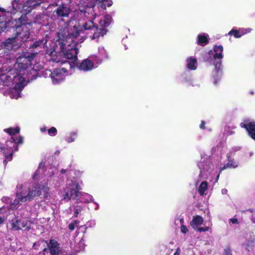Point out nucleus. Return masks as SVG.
<instances>
[{
	"label": "nucleus",
	"mask_w": 255,
	"mask_h": 255,
	"mask_svg": "<svg viewBox=\"0 0 255 255\" xmlns=\"http://www.w3.org/2000/svg\"><path fill=\"white\" fill-rule=\"evenodd\" d=\"M37 52H24L18 57L13 69L16 70L19 75L23 77L32 65L31 61L37 55Z\"/></svg>",
	"instance_id": "f257e3e1"
},
{
	"label": "nucleus",
	"mask_w": 255,
	"mask_h": 255,
	"mask_svg": "<svg viewBox=\"0 0 255 255\" xmlns=\"http://www.w3.org/2000/svg\"><path fill=\"white\" fill-rule=\"evenodd\" d=\"M25 77L19 75L16 70L9 69L5 73L0 74V83L7 86L15 85V87H23Z\"/></svg>",
	"instance_id": "f03ea898"
},
{
	"label": "nucleus",
	"mask_w": 255,
	"mask_h": 255,
	"mask_svg": "<svg viewBox=\"0 0 255 255\" xmlns=\"http://www.w3.org/2000/svg\"><path fill=\"white\" fill-rule=\"evenodd\" d=\"M58 42L60 46V52L63 56L67 59L72 60L74 66L78 65V42L75 41H72L70 43Z\"/></svg>",
	"instance_id": "7ed1b4c3"
},
{
	"label": "nucleus",
	"mask_w": 255,
	"mask_h": 255,
	"mask_svg": "<svg viewBox=\"0 0 255 255\" xmlns=\"http://www.w3.org/2000/svg\"><path fill=\"white\" fill-rule=\"evenodd\" d=\"M80 31L76 25H68L62 28L57 33L58 41L72 42L75 41L74 38H76L80 34Z\"/></svg>",
	"instance_id": "20e7f679"
},
{
	"label": "nucleus",
	"mask_w": 255,
	"mask_h": 255,
	"mask_svg": "<svg viewBox=\"0 0 255 255\" xmlns=\"http://www.w3.org/2000/svg\"><path fill=\"white\" fill-rule=\"evenodd\" d=\"M49 188L45 186H41L39 184H35L31 189L28 191L26 196H23L24 199L26 201H31L34 197L39 196L42 194V191L44 192V197H46L48 195Z\"/></svg>",
	"instance_id": "39448f33"
},
{
	"label": "nucleus",
	"mask_w": 255,
	"mask_h": 255,
	"mask_svg": "<svg viewBox=\"0 0 255 255\" xmlns=\"http://www.w3.org/2000/svg\"><path fill=\"white\" fill-rule=\"evenodd\" d=\"M45 72L49 73V76L54 84L59 83L64 79L65 76L68 74L67 69L64 67L55 68L52 72L51 70H46Z\"/></svg>",
	"instance_id": "423d86ee"
},
{
	"label": "nucleus",
	"mask_w": 255,
	"mask_h": 255,
	"mask_svg": "<svg viewBox=\"0 0 255 255\" xmlns=\"http://www.w3.org/2000/svg\"><path fill=\"white\" fill-rule=\"evenodd\" d=\"M223 47L222 45H215L214 46V54L213 57L214 58V64L215 67L216 72L219 73V69L221 65L222 59L223 58Z\"/></svg>",
	"instance_id": "0eeeda50"
},
{
	"label": "nucleus",
	"mask_w": 255,
	"mask_h": 255,
	"mask_svg": "<svg viewBox=\"0 0 255 255\" xmlns=\"http://www.w3.org/2000/svg\"><path fill=\"white\" fill-rule=\"evenodd\" d=\"M240 126L246 129L249 135L255 140V122H250L249 119H245L244 122L241 123Z\"/></svg>",
	"instance_id": "6e6552de"
},
{
	"label": "nucleus",
	"mask_w": 255,
	"mask_h": 255,
	"mask_svg": "<svg viewBox=\"0 0 255 255\" xmlns=\"http://www.w3.org/2000/svg\"><path fill=\"white\" fill-rule=\"evenodd\" d=\"M68 192L70 194V198L76 199L79 196V193L81 190V187L79 183L76 181H72L71 184H68Z\"/></svg>",
	"instance_id": "1a4fd4ad"
},
{
	"label": "nucleus",
	"mask_w": 255,
	"mask_h": 255,
	"mask_svg": "<svg viewBox=\"0 0 255 255\" xmlns=\"http://www.w3.org/2000/svg\"><path fill=\"white\" fill-rule=\"evenodd\" d=\"M58 17H68L71 12V9L65 4L59 5L55 10Z\"/></svg>",
	"instance_id": "9d476101"
},
{
	"label": "nucleus",
	"mask_w": 255,
	"mask_h": 255,
	"mask_svg": "<svg viewBox=\"0 0 255 255\" xmlns=\"http://www.w3.org/2000/svg\"><path fill=\"white\" fill-rule=\"evenodd\" d=\"M94 66V62L90 59L87 58L83 60L77 66L79 70L84 71H89L93 69Z\"/></svg>",
	"instance_id": "9b49d317"
},
{
	"label": "nucleus",
	"mask_w": 255,
	"mask_h": 255,
	"mask_svg": "<svg viewBox=\"0 0 255 255\" xmlns=\"http://www.w3.org/2000/svg\"><path fill=\"white\" fill-rule=\"evenodd\" d=\"M30 33L29 31H22L17 32V35L14 37H12L10 40L11 42L14 43L19 40L20 42L24 43L29 38ZM10 40V39H9Z\"/></svg>",
	"instance_id": "f8f14e48"
},
{
	"label": "nucleus",
	"mask_w": 255,
	"mask_h": 255,
	"mask_svg": "<svg viewBox=\"0 0 255 255\" xmlns=\"http://www.w3.org/2000/svg\"><path fill=\"white\" fill-rule=\"evenodd\" d=\"M48 249L52 255H57L61 253L59 244L57 241L53 239H51L48 244Z\"/></svg>",
	"instance_id": "ddd939ff"
},
{
	"label": "nucleus",
	"mask_w": 255,
	"mask_h": 255,
	"mask_svg": "<svg viewBox=\"0 0 255 255\" xmlns=\"http://www.w3.org/2000/svg\"><path fill=\"white\" fill-rule=\"evenodd\" d=\"M250 29H242L240 28L239 29H232L231 30H230L229 33L228 35L230 36H234L235 38H240L244 35L247 34L248 32H250Z\"/></svg>",
	"instance_id": "4468645a"
},
{
	"label": "nucleus",
	"mask_w": 255,
	"mask_h": 255,
	"mask_svg": "<svg viewBox=\"0 0 255 255\" xmlns=\"http://www.w3.org/2000/svg\"><path fill=\"white\" fill-rule=\"evenodd\" d=\"M94 34L92 38V39H98L100 36H103L107 32V28L105 27H98L97 26H95L94 29Z\"/></svg>",
	"instance_id": "2eb2a0df"
},
{
	"label": "nucleus",
	"mask_w": 255,
	"mask_h": 255,
	"mask_svg": "<svg viewBox=\"0 0 255 255\" xmlns=\"http://www.w3.org/2000/svg\"><path fill=\"white\" fill-rule=\"evenodd\" d=\"M42 246L43 248L42 249L43 255H45V253L47 252L48 249V243L47 241L44 240V239H40L37 242L34 243L33 245L32 248L35 250H39V248H37L36 246Z\"/></svg>",
	"instance_id": "dca6fc26"
},
{
	"label": "nucleus",
	"mask_w": 255,
	"mask_h": 255,
	"mask_svg": "<svg viewBox=\"0 0 255 255\" xmlns=\"http://www.w3.org/2000/svg\"><path fill=\"white\" fill-rule=\"evenodd\" d=\"M203 223V218L201 216L196 215L193 217L190 224L192 227L195 230L198 228V226L202 224Z\"/></svg>",
	"instance_id": "f3484780"
},
{
	"label": "nucleus",
	"mask_w": 255,
	"mask_h": 255,
	"mask_svg": "<svg viewBox=\"0 0 255 255\" xmlns=\"http://www.w3.org/2000/svg\"><path fill=\"white\" fill-rule=\"evenodd\" d=\"M209 42L208 39V35L207 34H199L198 35V39L197 43L198 45L205 46Z\"/></svg>",
	"instance_id": "a211bd4d"
},
{
	"label": "nucleus",
	"mask_w": 255,
	"mask_h": 255,
	"mask_svg": "<svg viewBox=\"0 0 255 255\" xmlns=\"http://www.w3.org/2000/svg\"><path fill=\"white\" fill-rule=\"evenodd\" d=\"M10 143L12 144L13 147H15L14 151L18 150V145L19 144H22L23 143V137L21 136H19L17 138L14 139V137H11L10 138L7 142Z\"/></svg>",
	"instance_id": "6ab92c4d"
},
{
	"label": "nucleus",
	"mask_w": 255,
	"mask_h": 255,
	"mask_svg": "<svg viewBox=\"0 0 255 255\" xmlns=\"http://www.w3.org/2000/svg\"><path fill=\"white\" fill-rule=\"evenodd\" d=\"M112 17L110 14H107L104 16V18L102 20H100L99 24L100 27H105L106 28L108 27L111 22Z\"/></svg>",
	"instance_id": "aec40b11"
},
{
	"label": "nucleus",
	"mask_w": 255,
	"mask_h": 255,
	"mask_svg": "<svg viewBox=\"0 0 255 255\" xmlns=\"http://www.w3.org/2000/svg\"><path fill=\"white\" fill-rule=\"evenodd\" d=\"M17 198H15L13 202L10 204V207L11 208H13L16 207L18 205L20 204V202H26L23 196L20 195V193H16V194Z\"/></svg>",
	"instance_id": "412c9836"
},
{
	"label": "nucleus",
	"mask_w": 255,
	"mask_h": 255,
	"mask_svg": "<svg viewBox=\"0 0 255 255\" xmlns=\"http://www.w3.org/2000/svg\"><path fill=\"white\" fill-rule=\"evenodd\" d=\"M47 43V40L42 38L34 41L32 44L29 45V49L37 48L39 47H41Z\"/></svg>",
	"instance_id": "4be33fe9"
},
{
	"label": "nucleus",
	"mask_w": 255,
	"mask_h": 255,
	"mask_svg": "<svg viewBox=\"0 0 255 255\" xmlns=\"http://www.w3.org/2000/svg\"><path fill=\"white\" fill-rule=\"evenodd\" d=\"M187 67L189 69L194 70L196 69L197 60L195 58L190 57L187 59Z\"/></svg>",
	"instance_id": "5701e85b"
},
{
	"label": "nucleus",
	"mask_w": 255,
	"mask_h": 255,
	"mask_svg": "<svg viewBox=\"0 0 255 255\" xmlns=\"http://www.w3.org/2000/svg\"><path fill=\"white\" fill-rule=\"evenodd\" d=\"M21 221V220H18L17 218H15L11 220V227L13 230L18 231L21 229V227L20 226Z\"/></svg>",
	"instance_id": "b1692460"
},
{
	"label": "nucleus",
	"mask_w": 255,
	"mask_h": 255,
	"mask_svg": "<svg viewBox=\"0 0 255 255\" xmlns=\"http://www.w3.org/2000/svg\"><path fill=\"white\" fill-rule=\"evenodd\" d=\"M4 131L7 132L10 135H14L18 133L20 131V128L19 127L16 128H9L4 129Z\"/></svg>",
	"instance_id": "393cba45"
},
{
	"label": "nucleus",
	"mask_w": 255,
	"mask_h": 255,
	"mask_svg": "<svg viewBox=\"0 0 255 255\" xmlns=\"http://www.w3.org/2000/svg\"><path fill=\"white\" fill-rule=\"evenodd\" d=\"M208 188V183L207 181H204L201 182L200 184L198 192L199 194L201 195H203L205 192L207 190Z\"/></svg>",
	"instance_id": "a878e982"
},
{
	"label": "nucleus",
	"mask_w": 255,
	"mask_h": 255,
	"mask_svg": "<svg viewBox=\"0 0 255 255\" xmlns=\"http://www.w3.org/2000/svg\"><path fill=\"white\" fill-rule=\"evenodd\" d=\"M101 6L104 9H106L107 6H111L113 4L112 0H101Z\"/></svg>",
	"instance_id": "bb28decb"
},
{
	"label": "nucleus",
	"mask_w": 255,
	"mask_h": 255,
	"mask_svg": "<svg viewBox=\"0 0 255 255\" xmlns=\"http://www.w3.org/2000/svg\"><path fill=\"white\" fill-rule=\"evenodd\" d=\"M95 26V25L92 20L88 21L83 25V27L85 30H93Z\"/></svg>",
	"instance_id": "cd10ccee"
},
{
	"label": "nucleus",
	"mask_w": 255,
	"mask_h": 255,
	"mask_svg": "<svg viewBox=\"0 0 255 255\" xmlns=\"http://www.w3.org/2000/svg\"><path fill=\"white\" fill-rule=\"evenodd\" d=\"M20 226L21 229H23L24 231H28L30 229V224L27 221L21 220Z\"/></svg>",
	"instance_id": "c85d7f7f"
},
{
	"label": "nucleus",
	"mask_w": 255,
	"mask_h": 255,
	"mask_svg": "<svg viewBox=\"0 0 255 255\" xmlns=\"http://www.w3.org/2000/svg\"><path fill=\"white\" fill-rule=\"evenodd\" d=\"M9 147H10V150H9V151L7 152L8 153H9V154L4 155L5 159H6L7 161V160L11 161L12 159V154H13V152L14 151H15L14 149H11V146H9Z\"/></svg>",
	"instance_id": "c756f323"
},
{
	"label": "nucleus",
	"mask_w": 255,
	"mask_h": 255,
	"mask_svg": "<svg viewBox=\"0 0 255 255\" xmlns=\"http://www.w3.org/2000/svg\"><path fill=\"white\" fill-rule=\"evenodd\" d=\"M8 140L6 141V147H1L0 148L1 149V151H3V153L4 154H5V152L4 151V150H5V149H6L8 151H9V150H10V147L9 146H11V149H15V147H13L12 146V144H11L10 143L8 142V143H7V142L8 141Z\"/></svg>",
	"instance_id": "7c9ffc66"
},
{
	"label": "nucleus",
	"mask_w": 255,
	"mask_h": 255,
	"mask_svg": "<svg viewBox=\"0 0 255 255\" xmlns=\"http://www.w3.org/2000/svg\"><path fill=\"white\" fill-rule=\"evenodd\" d=\"M227 166H228L229 168L231 167L235 168L238 166V163L230 159L228 160V162L227 163Z\"/></svg>",
	"instance_id": "2f4dec72"
},
{
	"label": "nucleus",
	"mask_w": 255,
	"mask_h": 255,
	"mask_svg": "<svg viewBox=\"0 0 255 255\" xmlns=\"http://www.w3.org/2000/svg\"><path fill=\"white\" fill-rule=\"evenodd\" d=\"M48 133L50 136H53L57 134V130L55 127H52L48 129Z\"/></svg>",
	"instance_id": "473e14b6"
},
{
	"label": "nucleus",
	"mask_w": 255,
	"mask_h": 255,
	"mask_svg": "<svg viewBox=\"0 0 255 255\" xmlns=\"http://www.w3.org/2000/svg\"><path fill=\"white\" fill-rule=\"evenodd\" d=\"M79 223V221L77 220H74L73 222L71 223L69 226L68 228L71 231H73L75 229L76 226Z\"/></svg>",
	"instance_id": "72a5a7b5"
},
{
	"label": "nucleus",
	"mask_w": 255,
	"mask_h": 255,
	"mask_svg": "<svg viewBox=\"0 0 255 255\" xmlns=\"http://www.w3.org/2000/svg\"><path fill=\"white\" fill-rule=\"evenodd\" d=\"M77 136V133L73 132L71 133L70 137L68 138V142H73Z\"/></svg>",
	"instance_id": "f704fd0d"
},
{
	"label": "nucleus",
	"mask_w": 255,
	"mask_h": 255,
	"mask_svg": "<svg viewBox=\"0 0 255 255\" xmlns=\"http://www.w3.org/2000/svg\"><path fill=\"white\" fill-rule=\"evenodd\" d=\"M82 210V208L80 206H76L74 207V216L77 217L80 212Z\"/></svg>",
	"instance_id": "c9c22d12"
},
{
	"label": "nucleus",
	"mask_w": 255,
	"mask_h": 255,
	"mask_svg": "<svg viewBox=\"0 0 255 255\" xmlns=\"http://www.w3.org/2000/svg\"><path fill=\"white\" fill-rule=\"evenodd\" d=\"M210 228L209 227H200V228H198L196 230L198 232H201L208 231L210 230Z\"/></svg>",
	"instance_id": "e433bc0d"
},
{
	"label": "nucleus",
	"mask_w": 255,
	"mask_h": 255,
	"mask_svg": "<svg viewBox=\"0 0 255 255\" xmlns=\"http://www.w3.org/2000/svg\"><path fill=\"white\" fill-rule=\"evenodd\" d=\"M223 255H232L231 250L230 248H226L224 251Z\"/></svg>",
	"instance_id": "4c0bfd02"
},
{
	"label": "nucleus",
	"mask_w": 255,
	"mask_h": 255,
	"mask_svg": "<svg viewBox=\"0 0 255 255\" xmlns=\"http://www.w3.org/2000/svg\"><path fill=\"white\" fill-rule=\"evenodd\" d=\"M181 231L182 233L185 234L188 231V230L186 226L182 225L181 226Z\"/></svg>",
	"instance_id": "58836bf2"
},
{
	"label": "nucleus",
	"mask_w": 255,
	"mask_h": 255,
	"mask_svg": "<svg viewBox=\"0 0 255 255\" xmlns=\"http://www.w3.org/2000/svg\"><path fill=\"white\" fill-rule=\"evenodd\" d=\"M30 72L31 74L33 73V78H30V80H32L33 79H36V76L35 75L37 74V72L35 70L31 69L30 70Z\"/></svg>",
	"instance_id": "ea45409f"
},
{
	"label": "nucleus",
	"mask_w": 255,
	"mask_h": 255,
	"mask_svg": "<svg viewBox=\"0 0 255 255\" xmlns=\"http://www.w3.org/2000/svg\"><path fill=\"white\" fill-rule=\"evenodd\" d=\"M199 127H200V128L201 129H205L206 128V127H205V122L204 121H202Z\"/></svg>",
	"instance_id": "a19ab883"
},
{
	"label": "nucleus",
	"mask_w": 255,
	"mask_h": 255,
	"mask_svg": "<svg viewBox=\"0 0 255 255\" xmlns=\"http://www.w3.org/2000/svg\"><path fill=\"white\" fill-rule=\"evenodd\" d=\"M64 199H68V200H71L72 198H70V194L69 192H66L65 194L63 195Z\"/></svg>",
	"instance_id": "79ce46f5"
},
{
	"label": "nucleus",
	"mask_w": 255,
	"mask_h": 255,
	"mask_svg": "<svg viewBox=\"0 0 255 255\" xmlns=\"http://www.w3.org/2000/svg\"><path fill=\"white\" fill-rule=\"evenodd\" d=\"M231 222L233 224H238V221L237 218H232L230 219Z\"/></svg>",
	"instance_id": "37998d69"
},
{
	"label": "nucleus",
	"mask_w": 255,
	"mask_h": 255,
	"mask_svg": "<svg viewBox=\"0 0 255 255\" xmlns=\"http://www.w3.org/2000/svg\"><path fill=\"white\" fill-rule=\"evenodd\" d=\"M5 12V9L4 8H0V12ZM3 22V18L1 17V16L0 15V24Z\"/></svg>",
	"instance_id": "c03bdc74"
},
{
	"label": "nucleus",
	"mask_w": 255,
	"mask_h": 255,
	"mask_svg": "<svg viewBox=\"0 0 255 255\" xmlns=\"http://www.w3.org/2000/svg\"><path fill=\"white\" fill-rule=\"evenodd\" d=\"M227 168H229L228 166H227V164L221 167L219 170V173H220L223 170L226 169Z\"/></svg>",
	"instance_id": "a18cd8bd"
},
{
	"label": "nucleus",
	"mask_w": 255,
	"mask_h": 255,
	"mask_svg": "<svg viewBox=\"0 0 255 255\" xmlns=\"http://www.w3.org/2000/svg\"><path fill=\"white\" fill-rule=\"evenodd\" d=\"M181 252V250L179 248H178L173 255H179Z\"/></svg>",
	"instance_id": "49530a36"
},
{
	"label": "nucleus",
	"mask_w": 255,
	"mask_h": 255,
	"mask_svg": "<svg viewBox=\"0 0 255 255\" xmlns=\"http://www.w3.org/2000/svg\"><path fill=\"white\" fill-rule=\"evenodd\" d=\"M55 51L54 50H53V51H49V50H48L47 52H46V54L50 55V56H52L54 53H55Z\"/></svg>",
	"instance_id": "de8ad7c7"
},
{
	"label": "nucleus",
	"mask_w": 255,
	"mask_h": 255,
	"mask_svg": "<svg viewBox=\"0 0 255 255\" xmlns=\"http://www.w3.org/2000/svg\"><path fill=\"white\" fill-rule=\"evenodd\" d=\"M6 27L5 26L3 27H0V34L2 32L4 31V30L6 29Z\"/></svg>",
	"instance_id": "09e8293b"
},
{
	"label": "nucleus",
	"mask_w": 255,
	"mask_h": 255,
	"mask_svg": "<svg viewBox=\"0 0 255 255\" xmlns=\"http://www.w3.org/2000/svg\"><path fill=\"white\" fill-rule=\"evenodd\" d=\"M40 130L42 132H45L46 131V127L41 128H40Z\"/></svg>",
	"instance_id": "8fccbe9b"
},
{
	"label": "nucleus",
	"mask_w": 255,
	"mask_h": 255,
	"mask_svg": "<svg viewBox=\"0 0 255 255\" xmlns=\"http://www.w3.org/2000/svg\"><path fill=\"white\" fill-rule=\"evenodd\" d=\"M4 219L3 218L0 217V225L3 223Z\"/></svg>",
	"instance_id": "3c124183"
},
{
	"label": "nucleus",
	"mask_w": 255,
	"mask_h": 255,
	"mask_svg": "<svg viewBox=\"0 0 255 255\" xmlns=\"http://www.w3.org/2000/svg\"><path fill=\"white\" fill-rule=\"evenodd\" d=\"M222 193L223 194H226V193H227V190L226 189H223L222 190Z\"/></svg>",
	"instance_id": "603ef678"
},
{
	"label": "nucleus",
	"mask_w": 255,
	"mask_h": 255,
	"mask_svg": "<svg viewBox=\"0 0 255 255\" xmlns=\"http://www.w3.org/2000/svg\"><path fill=\"white\" fill-rule=\"evenodd\" d=\"M66 170L65 169H62L61 170L60 172L61 173H64L65 172H66Z\"/></svg>",
	"instance_id": "864d4df0"
},
{
	"label": "nucleus",
	"mask_w": 255,
	"mask_h": 255,
	"mask_svg": "<svg viewBox=\"0 0 255 255\" xmlns=\"http://www.w3.org/2000/svg\"><path fill=\"white\" fill-rule=\"evenodd\" d=\"M3 164H4V165L5 166L7 163V161L6 159H4L3 161Z\"/></svg>",
	"instance_id": "5fc2aeb1"
},
{
	"label": "nucleus",
	"mask_w": 255,
	"mask_h": 255,
	"mask_svg": "<svg viewBox=\"0 0 255 255\" xmlns=\"http://www.w3.org/2000/svg\"><path fill=\"white\" fill-rule=\"evenodd\" d=\"M214 83L215 85H216L217 84V80L216 78H214Z\"/></svg>",
	"instance_id": "6e6d98bb"
},
{
	"label": "nucleus",
	"mask_w": 255,
	"mask_h": 255,
	"mask_svg": "<svg viewBox=\"0 0 255 255\" xmlns=\"http://www.w3.org/2000/svg\"><path fill=\"white\" fill-rule=\"evenodd\" d=\"M219 176H220V173L218 174V175L216 177V181L217 182L218 181V180L219 179Z\"/></svg>",
	"instance_id": "4d7b16f0"
},
{
	"label": "nucleus",
	"mask_w": 255,
	"mask_h": 255,
	"mask_svg": "<svg viewBox=\"0 0 255 255\" xmlns=\"http://www.w3.org/2000/svg\"><path fill=\"white\" fill-rule=\"evenodd\" d=\"M234 131H230V132H229V135H232L233 134V133H234Z\"/></svg>",
	"instance_id": "13d9d810"
},
{
	"label": "nucleus",
	"mask_w": 255,
	"mask_h": 255,
	"mask_svg": "<svg viewBox=\"0 0 255 255\" xmlns=\"http://www.w3.org/2000/svg\"><path fill=\"white\" fill-rule=\"evenodd\" d=\"M36 247L37 248H39V250L40 249H41V248H40V246H36Z\"/></svg>",
	"instance_id": "bf43d9fd"
},
{
	"label": "nucleus",
	"mask_w": 255,
	"mask_h": 255,
	"mask_svg": "<svg viewBox=\"0 0 255 255\" xmlns=\"http://www.w3.org/2000/svg\"><path fill=\"white\" fill-rule=\"evenodd\" d=\"M253 94H254V92H251V94H252V95H253Z\"/></svg>",
	"instance_id": "052dcab7"
}]
</instances>
